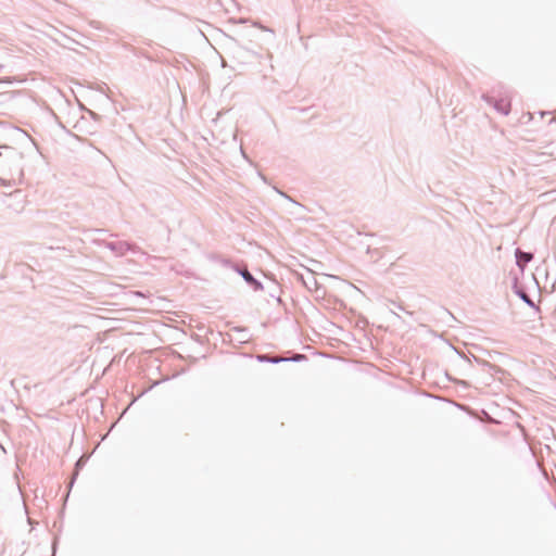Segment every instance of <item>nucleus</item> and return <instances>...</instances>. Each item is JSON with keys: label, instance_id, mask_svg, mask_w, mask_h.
<instances>
[{"label": "nucleus", "instance_id": "f03ea898", "mask_svg": "<svg viewBox=\"0 0 556 556\" xmlns=\"http://www.w3.org/2000/svg\"><path fill=\"white\" fill-rule=\"evenodd\" d=\"M242 277L244 278V280L251 285H253L256 289H260L261 288V283L258 281H256L253 276L247 270H242L240 271Z\"/></svg>", "mask_w": 556, "mask_h": 556}, {"label": "nucleus", "instance_id": "f257e3e1", "mask_svg": "<svg viewBox=\"0 0 556 556\" xmlns=\"http://www.w3.org/2000/svg\"><path fill=\"white\" fill-rule=\"evenodd\" d=\"M517 260L518 264L522 267L525 264L532 260V254L518 251Z\"/></svg>", "mask_w": 556, "mask_h": 556}]
</instances>
